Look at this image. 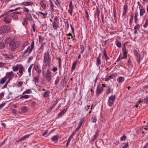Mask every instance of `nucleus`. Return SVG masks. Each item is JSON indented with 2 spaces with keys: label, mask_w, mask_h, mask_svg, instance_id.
Instances as JSON below:
<instances>
[{
  "label": "nucleus",
  "mask_w": 148,
  "mask_h": 148,
  "mask_svg": "<svg viewBox=\"0 0 148 148\" xmlns=\"http://www.w3.org/2000/svg\"><path fill=\"white\" fill-rule=\"evenodd\" d=\"M42 74L43 77H44V76H48V77L51 75V72L49 69L47 70L45 73V71L43 67H42Z\"/></svg>",
  "instance_id": "7"
},
{
  "label": "nucleus",
  "mask_w": 148,
  "mask_h": 148,
  "mask_svg": "<svg viewBox=\"0 0 148 148\" xmlns=\"http://www.w3.org/2000/svg\"><path fill=\"white\" fill-rule=\"evenodd\" d=\"M126 49L125 45H124V47L122 48V51L123 53V57H121L122 59H126L127 58V52L126 50Z\"/></svg>",
  "instance_id": "10"
},
{
  "label": "nucleus",
  "mask_w": 148,
  "mask_h": 148,
  "mask_svg": "<svg viewBox=\"0 0 148 148\" xmlns=\"http://www.w3.org/2000/svg\"><path fill=\"white\" fill-rule=\"evenodd\" d=\"M139 10L140 16H143L145 12V8L143 7H142V8L139 9Z\"/></svg>",
  "instance_id": "15"
},
{
  "label": "nucleus",
  "mask_w": 148,
  "mask_h": 148,
  "mask_svg": "<svg viewBox=\"0 0 148 148\" xmlns=\"http://www.w3.org/2000/svg\"><path fill=\"white\" fill-rule=\"evenodd\" d=\"M51 58L50 57L49 52L48 51L45 52L44 53L43 62L49 65L51 62Z\"/></svg>",
  "instance_id": "2"
},
{
  "label": "nucleus",
  "mask_w": 148,
  "mask_h": 148,
  "mask_svg": "<svg viewBox=\"0 0 148 148\" xmlns=\"http://www.w3.org/2000/svg\"><path fill=\"white\" fill-rule=\"evenodd\" d=\"M57 69H57V67H53V69L52 70L53 72H55L57 70Z\"/></svg>",
  "instance_id": "63"
},
{
  "label": "nucleus",
  "mask_w": 148,
  "mask_h": 148,
  "mask_svg": "<svg viewBox=\"0 0 148 148\" xmlns=\"http://www.w3.org/2000/svg\"><path fill=\"white\" fill-rule=\"evenodd\" d=\"M32 49L30 46H29L27 49L23 53V55H24L26 53L28 52L29 53H30L32 52Z\"/></svg>",
  "instance_id": "14"
},
{
  "label": "nucleus",
  "mask_w": 148,
  "mask_h": 148,
  "mask_svg": "<svg viewBox=\"0 0 148 148\" xmlns=\"http://www.w3.org/2000/svg\"><path fill=\"white\" fill-rule=\"evenodd\" d=\"M53 27L54 30H56L59 27L60 24L59 22H53Z\"/></svg>",
  "instance_id": "12"
},
{
  "label": "nucleus",
  "mask_w": 148,
  "mask_h": 148,
  "mask_svg": "<svg viewBox=\"0 0 148 148\" xmlns=\"http://www.w3.org/2000/svg\"><path fill=\"white\" fill-rule=\"evenodd\" d=\"M134 15L133 14H131V16H130V23L132 22L133 21V18L134 17Z\"/></svg>",
  "instance_id": "50"
},
{
  "label": "nucleus",
  "mask_w": 148,
  "mask_h": 148,
  "mask_svg": "<svg viewBox=\"0 0 148 148\" xmlns=\"http://www.w3.org/2000/svg\"><path fill=\"white\" fill-rule=\"evenodd\" d=\"M137 4L139 6V9H140L142 8V7H143V5L140 4V3L139 2V1H138L137 2Z\"/></svg>",
  "instance_id": "51"
},
{
  "label": "nucleus",
  "mask_w": 148,
  "mask_h": 148,
  "mask_svg": "<svg viewBox=\"0 0 148 148\" xmlns=\"http://www.w3.org/2000/svg\"><path fill=\"white\" fill-rule=\"evenodd\" d=\"M143 101L145 103H148V97H146L145 98Z\"/></svg>",
  "instance_id": "49"
},
{
  "label": "nucleus",
  "mask_w": 148,
  "mask_h": 148,
  "mask_svg": "<svg viewBox=\"0 0 148 148\" xmlns=\"http://www.w3.org/2000/svg\"><path fill=\"white\" fill-rule=\"evenodd\" d=\"M19 45V42L18 41H15L12 40L10 42L9 48L12 50H14L17 48Z\"/></svg>",
  "instance_id": "1"
},
{
  "label": "nucleus",
  "mask_w": 148,
  "mask_h": 148,
  "mask_svg": "<svg viewBox=\"0 0 148 148\" xmlns=\"http://www.w3.org/2000/svg\"><path fill=\"white\" fill-rule=\"evenodd\" d=\"M39 42H42L44 39V38L41 36H39Z\"/></svg>",
  "instance_id": "44"
},
{
  "label": "nucleus",
  "mask_w": 148,
  "mask_h": 148,
  "mask_svg": "<svg viewBox=\"0 0 148 148\" xmlns=\"http://www.w3.org/2000/svg\"><path fill=\"white\" fill-rule=\"evenodd\" d=\"M116 74L113 73L110 76L107 77H106L105 79V81H108L109 80H110V79H112L114 77H115L116 75Z\"/></svg>",
  "instance_id": "13"
},
{
  "label": "nucleus",
  "mask_w": 148,
  "mask_h": 148,
  "mask_svg": "<svg viewBox=\"0 0 148 148\" xmlns=\"http://www.w3.org/2000/svg\"><path fill=\"white\" fill-rule=\"evenodd\" d=\"M59 136L58 135L54 136L51 139V140L53 141H55L57 140Z\"/></svg>",
  "instance_id": "32"
},
{
  "label": "nucleus",
  "mask_w": 148,
  "mask_h": 148,
  "mask_svg": "<svg viewBox=\"0 0 148 148\" xmlns=\"http://www.w3.org/2000/svg\"><path fill=\"white\" fill-rule=\"evenodd\" d=\"M33 65V64H32L29 66L28 68V71L29 73H31V69Z\"/></svg>",
  "instance_id": "41"
},
{
  "label": "nucleus",
  "mask_w": 148,
  "mask_h": 148,
  "mask_svg": "<svg viewBox=\"0 0 148 148\" xmlns=\"http://www.w3.org/2000/svg\"><path fill=\"white\" fill-rule=\"evenodd\" d=\"M34 70L36 71L37 72V73L39 75L42 71L40 66L37 64H35L33 67L32 72H34Z\"/></svg>",
  "instance_id": "4"
},
{
  "label": "nucleus",
  "mask_w": 148,
  "mask_h": 148,
  "mask_svg": "<svg viewBox=\"0 0 148 148\" xmlns=\"http://www.w3.org/2000/svg\"><path fill=\"white\" fill-rule=\"evenodd\" d=\"M39 13L40 14H41L42 15L44 16H46V15H47V13H42V12H39Z\"/></svg>",
  "instance_id": "62"
},
{
  "label": "nucleus",
  "mask_w": 148,
  "mask_h": 148,
  "mask_svg": "<svg viewBox=\"0 0 148 148\" xmlns=\"http://www.w3.org/2000/svg\"><path fill=\"white\" fill-rule=\"evenodd\" d=\"M58 21L59 19L58 17L57 16L55 17L53 22H59Z\"/></svg>",
  "instance_id": "54"
},
{
  "label": "nucleus",
  "mask_w": 148,
  "mask_h": 148,
  "mask_svg": "<svg viewBox=\"0 0 148 148\" xmlns=\"http://www.w3.org/2000/svg\"><path fill=\"white\" fill-rule=\"evenodd\" d=\"M26 18L27 20L28 19L30 21L32 20V16L30 14H29V15H28L27 16Z\"/></svg>",
  "instance_id": "36"
},
{
  "label": "nucleus",
  "mask_w": 148,
  "mask_h": 148,
  "mask_svg": "<svg viewBox=\"0 0 148 148\" xmlns=\"http://www.w3.org/2000/svg\"><path fill=\"white\" fill-rule=\"evenodd\" d=\"M22 4L25 6L32 5V3L30 2H23L22 3Z\"/></svg>",
  "instance_id": "19"
},
{
  "label": "nucleus",
  "mask_w": 148,
  "mask_h": 148,
  "mask_svg": "<svg viewBox=\"0 0 148 148\" xmlns=\"http://www.w3.org/2000/svg\"><path fill=\"white\" fill-rule=\"evenodd\" d=\"M28 22L26 18L24 19L23 21L22 22L23 25L25 26L26 25L27 23Z\"/></svg>",
  "instance_id": "28"
},
{
  "label": "nucleus",
  "mask_w": 148,
  "mask_h": 148,
  "mask_svg": "<svg viewBox=\"0 0 148 148\" xmlns=\"http://www.w3.org/2000/svg\"><path fill=\"white\" fill-rule=\"evenodd\" d=\"M5 44L3 42H1L0 43V49H2L5 47Z\"/></svg>",
  "instance_id": "37"
},
{
  "label": "nucleus",
  "mask_w": 148,
  "mask_h": 148,
  "mask_svg": "<svg viewBox=\"0 0 148 148\" xmlns=\"http://www.w3.org/2000/svg\"><path fill=\"white\" fill-rule=\"evenodd\" d=\"M59 60V67L60 68L61 66V60L60 58H58Z\"/></svg>",
  "instance_id": "45"
},
{
  "label": "nucleus",
  "mask_w": 148,
  "mask_h": 148,
  "mask_svg": "<svg viewBox=\"0 0 148 148\" xmlns=\"http://www.w3.org/2000/svg\"><path fill=\"white\" fill-rule=\"evenodd\" d=\"M33 57L32 56L29 57L28 59V62H29L30 61H32L33 59Z\"/></svg>",
  "instance_id": "64"
},
{
  "label": "nucleus",
  "mask_w": 148,
  "mask_h": 148,
  "mask_svg": "<svg viewBox=\"0 0 148 148\" xmlns=\"http://www.w3.org/2000/svg\"><path fill=\"white\" fill-rule=\"evenodd\" d=\"M101 18L102 19V22L103 23H105L106 22V21H104V17L103 15V14H102L101 15Z\"/></svg>",
  "instance_id": "53"
},
{
  "label": "nucleus",
  "mask_w": 148,
  "mask_h": 148,
  "mask_svg": "<svg viewBox=\"0 0 148 148\" xmlns=\"http://www.w3.org/2000/svg\"><path fill=\"white\" fill-rule=\"evenodd\" d=\"M124 78L120 76L118 77L117 80V81L119 83H121L123 82L124 81Z\"/></svg>",
  "instance_id": "17"
},
{
  "label": "nucleus",
  "mask_w": 148,
  "mask_h": 148,
  "mask_svg": "<svg viewBox=\"0 0 148 148\" xmlns=\"http://www.w3.org/2000/svg\"><path fill=\"white\" fill-rule=\"evenodd\" d=\"M40 76L39 75H38L36 76L33 80L32 81L34 82L36 84V83L38 82Z\"/></svg>",
  "instance_id": "16"
},
{
  "label": "nucleus",
  "mask_w": 148,
  "mask_h": 148,
  "mask_svg": "<svg viewBox=\"0 0 148 148\" xmlns=\"http://www.w3.org/2000/svg\"><path fill=\"white\" fill-rule=\"evenodd\" d=\"M23 11L24 12H26L27 13H28L29 12V10L25 7H23Z\"/></svg>",
  "instance_id": "46"
},
{
  "label": "nucleus",
  "mask_w": 148,
  "mask_h": 148,
  "mask_svg": "<svg viewBox=\"0 0 148 148\" xmlns=\"http://www.w3.org/2000/svg\"><path fill=\"white\" fill-rule=\"evenodd\" d=\"M51 76H44V77H45L46 79L48 82H50L51 80Z\"/></svg>",
  "instance_id": "35"
},
{
  "label": "nucleus",
  "mask_w": 148,
  "mask_h": 148,
  "mask_svg": "<svg viewBox=\"0 0 148 148\" xmlns=\"http://www.w3.org/2000/svg\"><path fill=\"white\" fill-rule=\"evenodd\" d=\"M6 76L8 78V81L12 79L14 77L13 72L12 71L6 73Z\"/></svg>",
  "instance_id": "9"
},
{
  "label": "nucleus",
  "mask_w": 148,
  "mask_h": 148,
  "mask_svg": "<svg viewBox=\"0 0 148 148\" xmlns=\"http://www.w3.org/2000/svg\"><path fill=\"white\" fill-rule=\"evenodd\" d=\"M24 68L23 67V66L21 65V66H20V68L19 69V72L21 74H23V71L24 70Z\"/></svg>",
  "instance_id": "27"
},
{
  "label": "nucleus",
  "mask_w": 148,
  "mask_h": 148,
  "mask_svg": "<svg viewBox=\"0 0 148 148\" xmlns=\"http://www.w3.org/2000/svg\"><path fill=\"white\" fill-rule=\"evenodd\" d=\"M30 97V95H23V98L26 99H28Z\"/></svg>",
  "instance_id": "56"
},
{
  "label": "nucleus",
  "mask_w": 148,
  "mask_h": 148,
  "mask_svg": "<svg viewBox=\"0 0 148 148\" xmlns=\"http://www.w3.org/2000/svg\"><path fill=\"white\" fill-rule=\"evenodd\" d=\"M9 30L8 26H3L0 27V34L8 32Z\"/></svg>",
  "instance_id": "6"
},
{
  "label": "nucleus",
  "mask_w": 148,
  "mask_h": 148,
  "mask_svg": "<svg viewBox=\"0 0 148 148\" xmlns=\"http://www.w3.org/2000/svg\"><path fill=\"white\" fill-rule=\"evenodd\" d=\"M73 10V9H70L68 11V12L71 15H72V14Z\"/></svg>",
  "instance_id": "60"
},
{
  "label": "nucleus",
  "mask_w": 148,
  "mask_h": 148,
  "mask_svg": "<svg viewBox=\"0 0 148 148\" xmlns=\"http://www.w3.org/2000/svg\"><path fill=\"white\" fill-rule=\"evenodd\" d=\"M30 136L29 135H25L23 136L22 137L20 138L19 139V140L20 141H21L23 140H24L27 137H28L29 136Z\"/></svg>",
  "instance_id": "20"
},
{
  "label": "nucleus",
  "mask_w": 148,
  "mask_h": 148,
  "mask_svg": "<svg viewBox=\"0 0 148 148\" xmlns=\"http://www.w3.org/2000/svg\"><path fill=\"white\" fill-rule=\"evenodd\" d=\"M18 14H21L20 12H12L10 14V16L12 18V17L13 19L17 20L18 18Z\"/></svg>",
  "instance_id": "5"
},
{
  "label": "nucleus",
  "mask_w": 148,
  "mask_h": 148,
  "mask_svg": "<svg viewBox=\"0 0 148 148\" xmlns=\"http://www.w3.org/2000/svg\"><path fill=\"white\" fill-rule=\"evenodd\" d=\"M116 99L115 95H112L109 97L108 100V104L110 107L112 106Z\"/></svg>",
  "instance_id": "3"
},
{
  "label": "nucleus",
  "mask_w": 148,
  "mask_h": 148,
  "mask_svg": "<svg viewBox=\"0 0 148 148\" xmlns=\"http://www.w3.org/2000/svg\"><path fill=\"white\" fill-rule=\"evenodd\" d=\"M60 80V79L59 77H57L56 81L55 82V85H57L59 83V82Z\"/></svg>",
  "instance_id": "34"
},
{
  "label": "nucleus",
  "mask_w": 148,
  "mask_h": 148,
  "mask_svg": "<svg viewBox=\"0 0 148 148\" xmlns=\"http://www.w3.org/2000/svg\"><path fill=\"white\" fill-rule=\"evenodd\" d=\"M99 135L98 132H97L94 136V137L92 139V141H94Z\"/></svg>",
  "instance_id": "22"
},
{
  "label": "nucleus",
  "mask_w": 148,
  "mask_h": 148,
  "mask_svg": "<svg viewBox=\"0 0 148 148\" xmlns=\"http://www.w3.org/2000/svg\"><path fill=\"white\" fill-rule=\"evenodd\" d=\"M128 146V142L125 143V145L123 147V148H127Z\"/></svg>",
  "instance_id": "58"
},
{
  "label": "nucleus",
  "mask_w": 148,
  "mask_h": 148,
  "mask_svg": "<svg viewBox=\"0 0 148 148\" xmlns=\"http://www.w3.org/2000/svg\"><path fill=\"white\" fill-rule=\"evenodd\" d=\"M77 64V62L76 61H74L73 63L71 70L72 71L73 69H75V66Z\"/></svg>",
  "instance_id": "30"
},
{
  "label": "nucleus",
  "mask_w": 148,
  "mask_h": 148,
  "mask_svg": "<svg viewBox=\"0 0 148 148\" xmlns=\"http://www.w3.org/2000/svg\"><path fill=\"white\" fill-rule=\"evenodd\" d=\"M12 69L13 71H16L18 70L19 67L18 66H13L12 67Z\"/></svg>",
  "instance_id": "29"
},
{
  "label": "nucleus",
  "mask_w": 148,
  "mask_h": 148,
  "mask_svg": "<svg viewBox=\"0 0 148 148\" xmlns=\"http://www.w3.org/2000/svg\"><path fill=\"white\" fill-rule=\"evenodd\" d=\"M72 2L71 1H70V3L69 5V6L70 9H73V7H72Z\"/></svg>",
  "instance_id": "57"
},
{
  "label": "nucleus",
  "mask_w": 148,
  "mask_h": 148,
  "mask_svg": "<svg viewBox=\"0 0 148 148\" xmlns=\"http://www.w3.org/2000/svg\"><path fill=\"white\" fill-rule=\"evenodd\" d=\"M103 90V88L102 87L98 86L97 89V95H99L102 93Z\"/></svg>",
  "instance_id": "11"
},
{
  "label": "nucleus",
  "mask_w": 148,
  "mask_h": 148,
  "mask_svg": "<svg viewBox=\"0 0 148 148\" xmlns=\"http://www.w3.org/2000/svg\"><path fill=\"white\" fill-rule=\"evenodd\" d=\"M12 20V18L10 16H8L4 17V21L7 24L10 23Z\"/></svg>",
  "instance_id": "8"
},
{
  "label": "nucleus",
  "mask_w": 148,
  "mask_h": 148,
  "mask_svg": "<svg viewBox=\"0 0 148 148\" xmlns=\"http://www.w3.org/2000/svg\"><path fill=\"white\" fill-rule=\"evenodd\" d=\"M126 139V136L125 135H123L121 138V140L122 141L125 140Z\"/></svg>",
  "instance_id": "48"
},
{
  "label": "nucleus",
  "mask_w": 148,
  "mask_h": 148,
  "mask_svg": "<svg viewBox=\"0 0 148 148\" xmlns=\"http://www.w3.org/2000/svg\"><path fill=\"white\" fill-rule=\"evenodd\" d=\"M2 55L4 56L5 58H10V55H8L6 54L5 53H3L2 54Z\"/></svg>",
  "instance_id": "39"
},
{
  "label": "nucleus",
  "mask_w": 148,
  "mask_h": 148,
  "mask_svg": "<svg viewBox=\"0 0 148 148\" xmlns=\"http://www.w3.org/2000/svg\"><path fill=\"white\" fill-rule=\"evenodd\" d=\"M32 92V91L30 89H27L26 90L24 91L23 93L22 94L24 95L25 94H30Z\"/></svg>",
  "instance_id": "24"
},
{
  "label": "nucleus",
  "mask_w": 148,
  "mask_h": 148,
  "mask_svg": "<svg viewBox=\"0 0 148 148\" xmlns=\"http://www.w3.org/2000/svg\"><path fill=\"white\" fill-rule=\"evenodd\" d=\"M148 25V19H146V21L143 25V27H146Z\"/></svg>",
  "instance_id": "42"
},
{
  "label": "nucleus",
  "mask_w": 148,
  "mask_h": 148,
  "mask_svg": "<svg viewBox=\"0 0 148 148\" xmlns=\"http://www.w3.org/2000/svg\"><path fill=\"white\" fill-rule=\"evenodd\" d=\"M50 93L49 91H47L44 93L43 96L45 97H47L49 96Z\"/></svg>",
  "instance_id": "21"
},
{
  "label": "nucleus",
  "mask_w": 148,
  "mask_h": 148,
  "mask_svg": "<svg viewBox=\"0 0 148 148\" xmlns=\"http://www.w3.org/2000/svg\"><path fill=\"white\" fill-rule=\"evenodd\" d=\"M128 7L127 4L125 5L124 6L123 10L125 11H127Z\"/></svg>",
  "instance_id": "47"
},
{
  "label": "nucleus",
  "mask_w": 148,
  "mask_h": 148,
  "mask_svg": "<svg viewBox=\"0 0 148 148\" xmlns=\"http://www.w3.org/2000/svg\"><path fill=\"white\" fill-rule=\"evenodd\" d=\"M116 45L118 47L120 48L121 46V43L119 41H117L116 42Z\"/></svg>",
  "instance_id": "38"
},
{
  "label": "nucleus",
  "mask_w": 148,
  "mask_h": 148,
  "mask_svg": "<svg viewBox=\"0 0 148 148\" xmlns=\"http://www.w3.org/2000/svg\"><path fill=\"white\" fill-rule=\"evenodd\" d=\"M21 110L23 112H25L27 111L28 108L27 106H24L21 108Z\"/></svg>",
  "instance_id": "25"
},
{
  "label": "nucleus",
  "mask_w": 148,
  "mask_h": 148,
  "mask_svg": "<svg viewBox=\"0 0 148 148\" xmlns=\"http://www.w3.org/2000/svg\"><path fill=\"white\" fill-rule=\"evenodd\" d=\"M101 60L99 58V56L97 58L96 64L98 67H99V65L101 64Z\"/></svg>",
  "instance_id": "18"
},
{
  "label": "nucleus",
  "mask_w": 148,
  "mask_h": 148,
  "mask_svg": "<svg viewBox=\"0 0 148 148\" xmlns=\"http://www.w3.org/2000/svg\"><path fill=\"white\" fill-rule=\"evenodd\" d=\"M11 10H10L9 11H8V12H5V13H4L3 14V16H4L7 15L8 14H9L8 16H10V14L11 13Z\"/></svg>",
  "instance_id": "31"
},
{
  "label": "nucleus",
  "mask_w": 148,
  "mask_h": 148,
  "mask_svg": "<svg viewBox=\"0 0 148 148\" xmlns=\"http://www.w3.org/2000/svg\"><path fill=\"white\" fill-rule=\"evenodd\" d=\"M91 120L92 122L95 123L97 121V119L96 117L94 116L92 118Z\"/></svg>",
  "instance_id": "40"
},
{
  "label": "nucleus",
  "mask_w": 148,
  "mask_h": 148,
  "mask_svg": "<svg viewBox=\"0 0 148 148\" xmlns=\"http://www.w3.org/2000/svg\"><path fill=\"white\" fill-rule=\"evenodd\" d=\"M6 64V63H3L2 62H0V68H2Z\"/></svg>",
  "instance_id": "52"
},
{
  "label": "nucleus",
  "mask_w": 148,
  "mask_h": 148,
  "mask_svg": "<svg viewBox=\"0 0 148 148\" xmlns=\"http://www.w3.org/2000/svg\"><path fill=\"white\" fill-rule=\"evenodd\" d=\"M127 11H123V13L122 14V17H125V16L126 13H127Z\"/></svg>",
  "instance_id": "61"
},
{
  "label": "nucleus",
  "mask_w": 148,
  "mask_h": 148,
  "mask_svg": "<svg viewBox=\"0 0 148 148\" xmlns=\"http://www.w3.org/2000/svg\"><path fill=\"white\" fill-rule=\"evenodd\" d=\"M6 79L5 77L1 78L0 80V84H3L5 82Z\"/></svg>",
  "instance_id": "23"
},
{
  "label": "nucleus",
  "mask_w": 148,
  "mask_h": 148,
  "mask_svg": "<svg viewBox=\"0 0 148 148\" xmlns=\"http://www.w3.org/2000/svg\"><path fill=\"white\" fill-rule=\"evenodd\" d=\"M13 40H12L11 39V38L10 37H8L6 38L5 40V42L6 43L8 44L9 43L10 44V42Z\"/></svg>",
  "instance_id": "26"
},
{
  "label": "nucleus",
  "mask_w": 148,
  "mask_h": 148,
  "mask_svg": "<svg viewBox=\"0 0 148 148\" xmlns=\"http://www.w3.org/2000/svg\"><path fill=\"white\" fill-rule=\"evenodd\" d=\"M73 134H72L69 137V138H68V140L70 141H71V138L73 137Z\"/></svg>",
  "instance_id": "59"
},
{
  "label": "nucleus",
  "mask_w": 148,
  "mask_h": 148,
  "mask_svg": "<svg viewBox=\"0 0 148 148\" xmlns=\"http://www.w3.org/2000/svg\"><path fill=\"white\" fill-rule=\"evenodd\" d=\"M140 28V25L139 24H138L135 25L134 27V29L135 30H138Z\"/></svg>",
  "instance_id": "33"
},
{
  "label": "nucleus",
  "mask_w": 148,
  "mask_h": 148,
  "mask_svg": "<svg viewBox=\"0 0 148 148\" xmlns=\"http://www.w3.org/2000/svg\"><path fill=\"white\" fill-rule=\"evenodd\" d=\"M28 42L27 41H26L23 44V47H22V49H23L24 48V47L27 46L28 44Z\"/></svg>",
  "instance_id": "55"
},
{
  "label": "nucleus",
  "mask_w": 148,
  "mask_h": 148,
  "mask_svg": "<svg viewBox=\"0 0 148 148\" xmlns=\"http://www.w3.org/2000/svg\"><path fill=\"white\" fill-rule=\"evenodd\" d=\"M68 109L67 108H66L63 109L61 112L62 114L64 115Z\"/></svg>",
  "instance_id": "43"
}]
</instances>
